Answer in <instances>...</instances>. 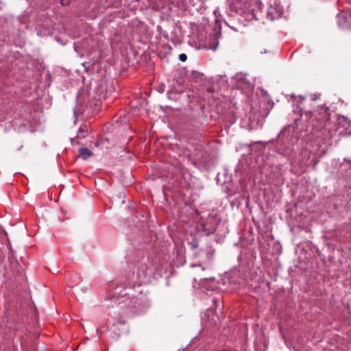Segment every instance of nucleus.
<instances>
[{
	"mask_svg": "<svg viewBox=\"0 0 351 351\" xmlns=\"http://www.w3.org/2000/svg\"><path fill=\"white\" fill-rule=\"evenodd\" d=\"M137 300L132 298L127 304L128 310L122 312L114 313V322L110 327V337L113 340H117L123 333V328L120 326H124L126 324V317L134 312L133 308H136Z\"/></svg>",
	"mask_w": 351,
	"mask_h": 351,
	"instance_id": "f257e3e1",
	"label": "nucleus"
},
{
	"mask_svg": "<svg viewBox=\"0 0 351 351\" xmlns=\"http://www.w3.org/2000/svg\"><path fill=\"white\" fill-rule=\"evenodd\" d=\"M331 113L328 107L320 106L318 107L315 115V123H313V128L317 131L327 130L330 124Z\"/></svg>",
	"mask_w": 351,
	"mask_h": 351,
	"instance_id": "f03ea898",
	"label": "nucleus"
},
{
	"mask_svg": "<svg viewBox=\"0 0 351 351\" xmlns=\"http://www.w3.org/2000/svg\"><path fill=\"white\" fill-rule=\"evenodd\" d=\"M337 122L339 127L344 129L343 135H351V121L348 117L339 115L337 118Z\"/></svg>",
	"mask_w": 351,
	"mask_h": 351,
	"instance_id": "7ed1b4c3",
	"label": "nucleus"
},
{
	"mask_svg": "<svg viewBox=\"0 0 351 351\" xmlns=\"http://www.w3.org/2000/svg\"><path fill=\"white\" fill-rule=\"evenodd\" d=\"M269 14L271 16L272 19L280 17L283 13L282 7L278 4L271 5L268 9Z\"/></svg>",
	"mask_w": 351,
	"mask_h": 351,
	"instance_id": "20e7f679",
	"label": "nucleus"
},
{
	"mask_svg": "<svg viewBox=\"0 0 351 351\" xmlns=\"http://www.w3.org/2000/svg\"><path fill=\"white\" fill-rule=\"evenodd\" d=\"M80 156L84 160H86L93 155L88 148H80L79 150Z\"/></svg>",
	"mask_w": 351,
	"mask_h": 351,
	"instance_id": "39448f33",
	"label": "nucleus"
},
{
	"mask_svg": "<svg viewBox=\"0 0 351 351\" xmlns=\"http://www.w3.org/2000/svg\"><path fill=\"white\" fill-rule=\"evenodd\" d=\"M338 19V24L340 27H344L346 26L345 22L346 19V16L343 14H340L337 16Z\"/></svg>",
	"mask_w": 351,
	"mask_h": 351,
	"instance_id": "423d86ee",
	"label": "nucleus"
},
{
	"mask_svg": "<svg viewBox=\"0 0 351 351\" xmlns=\"http://www.w3.org/2000/svg\"><path fill=\"white\" fill-rule=\"evenodd\" d=\"M190 246L192 249H196L198 247V241L197 239H193L191 242H190Z\"/></svg>",
	"mask_w": 351,
	"mask_h": 351,
	"instance_id": "0eeeda50",
	"label": "nucleus"
},
{
	"mask_svg": "<svg viewBox=\"0 0 351 351\" xmlns=\"http://www.w3.org/2000/svg\"><path fill=\"white\" fill-rule=\"evenodd\" d=\"M147 268L146 265L143 266L142 269H138V274L141 275H141L143 276H145L147 275Z\"/></svg>",
	"mask_w": 351,
	"mask_h": 351,
	"instance_id": "6e6552de",
	"label": "nucleus"
},
{
	"mask_svg": "<svg viewBox=\"0 0 351 351\" xmlns=\"http://www.w3.org/2000/svg\"><path fill=\"white\" fill-rule=\"evenodd\" d=\"M187 59V56L185 53H181L179 55V60L182 62H185Z\"/></svg>",
	"mask_w": 351,
	"mask_h": 351,
	"instance_id": "1a4fd4ad",
	"label": "nucleus"
},
{
	"mask_svg": "<svg viewBox=\"0 0 351 351\" xmlns=\"http://www.w3.org/2000/svg\"><path fill=\"white\" fill-rule=\"evenodd\" d=\"M218 44H219V43L217 42V43L215 44L214 45H210L209 46V49L215 51L217 49V47H218Z\"/></svg>",
	"mask_w": 351,
	"mask_h": 351,
	"instance_id": "9d476101",
	"label": "nucleus"
},
{
	"mask_svg": "<svg viewBox=\"0 0 351 351\" xmlns=\"http://www.w3.org/2000/svg\"><path fill=\"white\" fill-rule=\"evenodd\" d=\"M61 3L63 5H69V1H65V0H62L61 1Z\"/></svg>",
	"mask_w": 351,
	"mask_h": 351,
	"instance_id": "9b49d317",
	"label": "nucleus"
},
{
	"mask_svg": "<svg viewBox=\"0 0 351 351\" xmlns=\"http://www.w3.org/2000/svg\"><path fill=\"white\" fill-rule=\"evenodd\" d=\"M99 143H98V142H96V143H95V145L96 147H98V146H99Z\"/></svg>",
	"mask_w": 351,
	"mask_h": 351,
	"instance_id": "f8f14e48",
	"label": "nucleus"
},
{
	"mask_svg": "<svg viewBox=\"0 0 351 351\" xmlns=\"http://www.w3.org/2000/svg\"><path fill=\"white\" fill-rule=\"evenodd\" d=\"M195 266H197V265H195V264H192L191 265V267H195Z\"/></svg>",
	"mask_w": 351,
	"mask_h": 351,
	"instance_id": "ddd939ff",
	"label": "nucleus"
}]
</instances>
